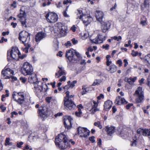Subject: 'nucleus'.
<instances>
[{"label": "nucleus", "mask_w": 150, "mask_h": 150, "mask_svg": "<svg viewBox=\"0 0 150 150\" xmlns=\"http://www.w3.org/2000/svg\"><path fill=\"white\" fill-rule=\"evenodd\" d=\"M23 143L22 142H21L19 143H17V146L18 148H21V145L23 144Z\"/></svg>", "instance_id": "13d9d810"}, {"label": "nucleus", "mask_w": 150, "mask_h": 150, "mask_svg": "<svg viewBox=\"0 0 150 150\" xmlns=\"http://www.w3.org/2000/svg\"><path fill=\"white\" fill-rule=\"evenodd\" d=\"M104 98V95L102 94H100L99 96L97 97V99L98 100H100L101 99V98Z\"/></svg>", "instance_id": "5fc2aeb1"}, {"label": "nucleus", "mask_w": 150, "mask_h": 150, "mask_svg": "<svg viewBox=\"0 0 150 150\" xmlns=\"http://www.w3.org/2000/svg\"><path fill=\"white\" fill-rule=\"evenodd\" d=\"M55 143L57 147L60 149H69L71 147L67 136L63 133L59 134L56 137Z\"/></svg>", "instance_id": "f257e3e1"}, {"label": "nucleus", "mask_w": 150, "mask_h": 150, "mask_svg": "<svg viewBox=\"0 0 150 150\" xmlns=\"http://www.w3.org/2000/svg\"><path fill=\"white\" fill-rule=\"evenodd\" d=\"M88 88V87L86 88L84 86H83L82 88V91L81 92L82 95H83L88 92L89 90Z\"/></svg>", "instance_id": "473e14b6"}, {"label": "nucleus", "mask_w": 150, "mask_h": 150, "mask_svg": "<svg viewBox=\"0 0 150 150\" xmlns=\"http://www.w3.org/2000/svg\"><path fill=\"white\" fill-rule=\"evenodd\" d=\"M144 79L142 78L140 80H139V82L140 84V85H142V84H144Z\"/></svg>", "instance_id": "052dcab7"}, {"label": "nucleus", "mask_w": 150, "mask_h": 150, "mask_svg": "<svg viewBox=\"0 0 150 150\" xmlns=\"http://www.w3.org/2000/svg\"><path fill=\"white\" fill-rule=\"evenodd\" d=\"M65 45L67 47H68V46H71V44L70 41H68L67 42L65 43Z\"/></svg>", "instance_id": "0e129e2a"}, {"label": "nucleus", "mask_w": 150, "mask_h": 150, "mask_svg": "<svg viewBox=\"0 0 150 150\" xmlns=\"http://www.w3.org/2000/svg\"><path fill=\"white\" fill-rule=\"evenodd\" d=\"M138 52L137 51H134V50L132 51V52L131 53V55L133 57H135L138 55Z\"/></svg>", "instance_id": "37998d69"}, {"label": "nucleus", "mask_w": 150, "mask_h": 150, "mask_svg": "<svg viewBox=\"0 0 150 150\" xmlns=\"http://www.w3.org/2000/svg\"><path fill=\"white\" fill-rule=\"evenodd\" d=\"M115 103L117 105H120L122 104H126L127 102L123 98H121L120 96H118L116 98Z\"/></svg>", "instance_id": "4be33fe9"}, {"label": "nucleus", "mask_w": 150, "mask_h": 150, "mask_svg": "<svg viewBox=\"0 0 150 150\" xmlns=\"http://www.w3.org/2000/svg\"><path fill=\"white\" fill-rule=\"evenodd\" d=\"M67 10H65V11H64L63 12V14L64 16L65 17H69V14H68L67 12Z\"/></svg>", "instance_id": "a18cd8bd"}, {"label": "nucleus", "mask_w": 150, "mask_h": 150, "mask_svg": "<svg viewBox=\"0 0 150 150\" xmlns=\"http://www.w3.org/2000/svg\"><path fill=\"white\" fill-rule=\"evenodd\" d=\"M72 118L69 116H66L64 119V123L66 128L68 129L71 128L72 124Z\"/></svg>", "instance_id": "dca6fc26"}, {"label": "nucleus", "mask_w": 150, "mask_h": 150, "mask_svg": "<svg viewBox=\"0 0 150 150\" xmlns=\"http://www.w3.org/2000/svg\"><path fill=\"white\" fill-rule=\"evenodd\" d=\"M28 78V82L31 83H34V84L37 82L38 79L36 77V74L34 73H32Z\"/></svg>", "instance_id": "412c9836"}, {"label": "nucleus", "mask_w": 150, "mask_h": 150, "mask_svg": "<svg viewBox=\"0 0 150 150\" xmlns=\"http://www.w3.org/2000/svg\"><path fill=\"white\" fill-rule=\"evenodd\" d=\"M125 81L127 82L129 84L132 85L133 84V83L130 78H128L127 77H125Z\"/></svg>", "instance_id": "4c0bfd02"}, {"label": "nucleus", "mask_w": 150, "mask_h": 150, "mask_svg": "<svg viewBox=\"0 0 150 150\" xmlns=\"http://www.w3.org/2000/svg\"><path fill=\"white\" fill-rule=\"evenodd\" d=\"M64 106L68 110H73L76 107V105L72 99H69L65 98L64 99Z\"/></svg>", "instance_id": "1a4fd4ad"}, {"label": "nucleus", "mask_w": 150, "mask_h": 150, "mask_svg": "<svg viewBox=\"0 0 150 150\" xmlns=\"http://www.w3.org/2000/svg\"><path fill=\"white\" fill-rule=\"evenodd\" d=\"M95 14L97 20L102 24L103 23V18L104 16L103 12L100 10H97L96 11Z\"/></svg>", "instance_id": "f3484780"}, {"label": "nucleus", "mask_w": 150, "mask_h": 150, "mask_svg": "<svg viewBox=\"0 0 150 150\" xmlns=\"http://www.w3.org/2000/svg\"><path fill=\"white\" fill-rule=\"evenodd\" d=\"M94 125L95 126H98V127L100 129H101L102 127V125H100V122L99 121H98L97 122H95L94 123Z\"/></svg>", "instance_id": "e433bc0d"}, {"label": "nucleus", "mask_w": 150, "mask_h": 150, "mask_svg": "<svg viewBox=\"0 0 150 150\" xmlns=\"http://www.w3.org/2000/svg\"><path fill=\"white\" fill-rule=\"evenodd\" d=\"M146 19L145 17L143 16L141 18L140 24L143 26L146 25Z\"/></svg>", "instance_id": "7c9ffc66"}, {"label": "nucleus", "mask_w": 150, "mask_h": 150, "mask_svg": "<svg viewBox=\"0 0 150 150\" xmlns=\"http://www.w3.org/2000/svg\"><path fill=\"white\" fill-rule=\"evenodd\" d=\"M145 60L148 63V66L150 67V54H148L146 56Z\"/></svg>", "instance_id": "f704fd0d"}, {"label": "nucleus", "mask_w": 150, "mask_h": 150, "mask_svg": "<svg viewBox=\"0 0 150 150\" xmlns=\"http://www.w3.org/2000/svg\"><path fill=\"white\" fill-rule=\"evenodd\" d=\"M10 139L9 138H7L5 140V145L7 146V145H11L12 143L10 142Z\"/></svg>", "instance_id": "c9c22d12"}, {"label": "nucleus", "mask_w": 150, "mask_h": 150, "mask_svg": "<svg viewBox=\"0 0 150 150\" xmlns=\"http://www.w3.org/2000/svg\"><path fill=\"white\" fill-rule=\"evenodd\" d=\"M16 2L14 1L12 4H11V6L13 7V8H15L16 6Z\"/></svg>", "instance_id": "774afa93"}, {"label": "nucleus", "mask_w": 150, "mask_h": 150, "mask_svg": "<svg viewBox=\"0 0 150 150\" xmlns=\"http://www.w3.org/2000/svg\"><path fill=\"white\" fill-rule=\"evenodd\" d=\"M100 83V80H96L95 81L93 84V86H95L97 84H99Z\"/></svg>", "instance_id": "c03bdc74"}, {"label": "nucleus", "mask_w": 150, "mask_h": 150, "mask_svg": "<svg viewBox=\"0 0 150 150\" xmlns=\"http://www.w3.org/2000/svg\"><path fill=\"white\" fill-rule=\"evenodd\" d=\"M41 129H42L44 132L46 131V128L45 126L44 125H41Z\"/></svg>", "instance_id": "4d7b16f0"}, {"label": "nucleus", "mask_w": 150, "mask_h": 150, "mask_svg": "<svg viewBox=\"0 0 150 150\" xmlns=\"http://www.w3.org/2000/svg\"><path fill=\"white\" fill-rule=\"evenodd\" d=\"M26 13L23 10H20V11L18 15V17L21 19L25 18Z\"/></svg>", "instance_id": "c85d7f7f"}, {"label": "nucleus", "mask_w": 150, "mask_h": 150, "mask_svg": "<svg viewBox=\"0 0 150 150\" xmlns=\"http://www.w3.org/2000/svg\"><path fill=\"white\" fill-rule=\"evenodd\" d=\"M46 18L47 22L50 23L55 22L58 18L57 14L53 12L47 13L46 15Z\"/></svg>", "instance_id": "6e6552de"}, {"label": "nucleus", "mask_w": 150, "mask_h": 150, "mask_svg": "<svg viewBox=\"0 0 150 150\" xmlns=\"http://www.w3.org/2000/svg\"><path fill=\"white\" fill-rule=\"evenodd\" d=\"M72 43L73 44L75 45L77 44L78 42L77 40H75V38H74L71 40Z\"/></svg>", "instance_id": "e2e57ef3"}, {"label": "nucleus", "mask_w": 150, "mask_h": 150, "mask_svg": "<svg viewBox=\"0 0 150 150\" xmlns=\"http://www.w3.org/2000/svg\"><path fill=\"white\" fill-rule=\"evenodd\" d=\"M123 62L125 63V64H124V66L125 67H126L127 66V65L128 64L127 59H124L123 60Z\"/></svg>", "instance_id": "69168bd1"}, {"label": "nucleus", "mask_w": 150, "mask_h": 150, "mask_svg": "<svg viewBox=\"0 0 150 150\" xmlns=\"http://www.w3.org/2000/svg\"><path fill=\"white\" fill-rule=\"evenodd\" d=\"M112 103V101L110 100H108L106 101L104 105V109L106 110H109L111 108Z\"/></svg>", "instance_id": "a878e982"}, {"label": "nucleus", "mask_w": 150, "mask_h": 150, "mask_svg": "<svg viewBox=\"0 0 150 150\" xmlns=\"http://www.w3.org/2000/svg\"><path fill=\"white\" fill-rule=\"evenodd\" d=\"M18 39L25 46L23 51L26 53H28V49L30 47V45L29 44L30 40V34L26 31H22L19 34Z\"/></svg>", "instance_id": "7ed1b4c3"}, {"label": "nucleus", "mask_w": 150, "mask_h": 150, "mask_svg": "<svg viewBox=\"0 0 150 150\" xmlns=\"http://www.w3.org/2000/svg\"><path fill=\"white\" fill-rule=\"evenodd\" d=\"M77 81L76 80L74 81L71 84H70V87L73 88L75 86V84L76 83Z\"/></svg>", "instance_id": "49530a36"}, {"label": "nucleus", "mask_w": 150, "mask_h": 150, "mask_svg": "<svg viewBox=\"0 0 150 150\" xmlns=\"http://www.w3.org/2000/svg\"><path fill=\"white\" fill-rule=\"evenodd\" d=\"M7 39L6 38H5L4 37H2L1 40H0V43H2L4 42H7Z\"/></svg>", "instance_id": "09e8293b"}, {"label": "nucleus", "mask_w": 150, "mask_h": 150, "mask_svg": "<svg viewBox=\"0 0 150 150\" xmlns=\"http://www.w3.org/2000/svg\"><path fill=\"white\" fill-rule=\"evenodd\" d=\"M146 84L150 88V75H149L147 77Z\"/></svg>", "instance_id": "79ce46f5"}, {"label": "nucleus", "mask_w": 150, "mask_h": 150, "mask_svg": "<svg viewBox=\"0 0 150 150\" xmlns=\"http://www.w3.org/2000/svg\"><path fill=\"white\" fill-rule=\"evenodd\" d=\"M137 132L138 134L142 135L144 136L149 137L150 136V129L139 128L137 129Z\"/></svg>", "instance_id": "2eb2a0df"}, {"label": "nucleus", "mask_w": 150, "mask_h": 150, "mask_svg": "<svg viewBox=\"0 0 150 150\" xmlns=\"http://www.w3.org/2000/svg\"><path fill=\"white\" fill-rule=\"evenodd\" d=\"M134 96L135 97V101L137 103H141L143 101L144 98V93L142 87H139L137 88Z\"/></svg>", "instance_id": "0eeeda50"}, {"label": "nucleus", "mask_w": 150, "mask_h": 150, "mask_svg": "<svg viewBox=\"0 0 150 150\" xmlns=\"http://www.w3.org/2000/svg\"><path fill=\"white\" fill-rule=\"evenodd\" d=\"M117 63L119 65V67H121L122 65V62L121 59L118 60L117 62Z\"/></svg>", "instance_id": "864d4df0"}, {"label": "nucleus", "mask_w": 150, "mask_h": 150, "mask_svg": "<svg viewBox=\"0 0 150 150\" xmlns=\"http://www.w3.org/2000/svg\"><path fill=\"white\" fill-rule=\"evenodd\" d=\"M46 34L43 32H39L36 35L35 40L37 42L40 41L43 38H45Z\"/></svg>", "instance_id": "5701e85b"}, {"label": "nucleus", "mask_w": 150, "mask_h": 150, "mask_svg": "<svg viewBox=\"0 0 150 150\" xmlns=\"http://www.w3.org/2000/svg\"><path fill=\"white\" fill-rule=\"evenodd\" d=\"M20 79L22 82L24 83H25L27 80V79L25 77H21Z\"/></svg>", "instance_id": "603ef678"}, {"label": "nucleus", "mask_w": 150, "mask_h": 150, "mask_svg": "<svg viewBox=\"0 0 150 150\" xmlns=\"http://www.w3.org/2000/svg\"><path fill=\"white\" fill-rule=\"evenodd\" d=\"M105 129L107 132V134L111 136L115 132V127L112 126H107L105 127Z\"/></svg>", "instance_id": "aec40b11"}, {"label": "nucleus", "mask_w": 150, "mask_h": 150, "mask_svg": "<svg viewBox=\"0 0 150 150\" xmlns=\"http://www.w3.org/2000/svg\"><path fill=\"white\" fill-rule=\"evenodd\" d=\"M58 68L59 70L55 74V77L57 78H59L62 75H65L66 74L65 70L63 67H58Z\"/></svg>", "instance_id": "393cba45"}, {"label": "nucleus", "mask_w": 150, "mask_h": 150, "mask_svg": "<svg viewBox=\"0 0 150 150\" xmlns=\"http://www.w3.org/2000/svg\"><path fill=\"white\" fill-rule=\"evenodd\" d=\"M14 72L10 68H5L1 72L2 75L4 79H9L14 74Z\"/></svg>", "instance_id": "f8f14e48"}, {"label": "nucleus", "mask_w": 150, "mask_h": 150, "mask_svg": "<svg viewBox=\"0 0 150 150\" xmlns=\"http://www.w3.org/2000/svg\"><path fill=\"white\" fill-rule=\"evenodd\" d=\"M75 52L76 50L72 49L66 51V57L69 62H71L73 60H76L75 56Z\"/></svg>", "instance_id": "ddd939ff"}, {"label": "nucleus", "mask_w": 150, "mask_h": 150, "mask_svg": "<svg viewBox=\"0 0 150 150\" xmlns=\"http://www.w3.org/2000/svg\"><path fill=\"white\" fill-rule=\"evenodd\" d=\"M133 105V104L132 103H129L126 105V108L127 109H128L131 107Z\"/></svg>", "instance_id": "680f3d73"}, {"label": "nucleus", "mask_w": 150, "mask_h": 150, "mask_svg": "<svg viewBox=\"0 0 150 150\" xmlns=\"http://www.w3.org/2000/svg\"><path fill=\"white\" fill-rule=\"evenodd\" d=\"M112 63V62L111 61H110L109 59H108L107 60L106 62V65L109 66Z\"/></svg>", "instance_id": "338daca9"}, {"label": "nucleus", "mask_w": 150, "mask_h": 150, "mask_svg": "<svg viewBox=\"0 0 150 150\" xmlns=\"http://www.w3.org/2000/svg\"><path fill=\"white\" fill-rule=\"evenodd\" d=\"M94 138L95 137L94 136H92V137H89V139L90 141H91L92 143H93L95 142V140L94 139Z\"/></svg>", "instance_id": "8fccbe9b"}, {"label": "nucleus", "mask_w": 150, "mask_h": 150, "mask_svg": "<svg viewBox=\"0 0 150 150\" xmlns=\"http://www.w3.org/2000/svg\"><path fill=\"white\" fill-rule=\"evenodd\" d=\"M38 113L41 118L44 119L47 118L48 115V109L45 107H41L38 110Z\"/></svg>", "instance_id": "4468645a"}, {"label": "nucleus", "mask_w": 150, "mask_h": 150, "mask_svg": "<svg viewBox=\"0 0 150 150\" xmlns=\"http://www.w3.org/2000/svg\"><path fill=\"white\" fill-rule=\"evenodd\" d=\"M79 111L76 112L75 114L76 116L78 117H80L82 114V112L81 111V109L80 108L78 109Z\"/></svg>", "instance_id": "58836bf2"}, {"label": "nucleus", "mask_w": 150, "mask_h": 150, "mask_svg": "<svg viewBox=\"0 0 150 150\" xmlns=\"http://www.w3.org/2000/svg\"><path fill=\"white\" fill-rule=\"evenodd\" d=\"M77 131L78 134L82 137H87L90 133V131L85 127H79L78 128Z\"/></svg>", "instance_id": "9b49d317"}, {"label": "nucleus", "mask_w": 150, "mask_h": 150, "mask_svg": "<svg viewBox=\"0 0 150 150\" xmlns=\"http://www.w3.org/2000/svg\"><path fill=\"white\" fill-rule=\"evenodd\" d=\"M21 70L22 74L25 76L30 75L33 73V68L32 65L28 62L24 63Z\"/></svg>", "instance_id": "423d86ee"}, {"label": "nucleus", "mask_w": 150, "mask_h": 150, "mask_svg": "<svg viewBox=\"0 0 150 150\" xmlns=\"http://www.w3.org/2000/svg\"><path fill=\"white\" fill-rule=\"evenodd\" d=\"M109 45L108 44H106L105 45H103L102 46V48L105 50H108L109 49Z\"/></svg>", "instance_id": "3c124183"}, {"label": "nucleus", "mask_w": 150, "mask_h": 150, "mask_svg": "<svg viewBox=\"0 0 150 150\" xmlns=\"http://www.w3.org/2000/svg\"><path fill=\"white\" fill-rule=\"evenodd\" d=\"M106 39V37L102 35H98L95 38L92 40L93 43L98 44L103 43V41Z\"/></svg>", "instance_id": "a211bd4d"}, {"label": "nucleus", "mask_w": 150, "mask_h": 150, "mask_svg": "<svg viewBox=\"0 0 150 150\" xmlns=\"http://www.w3.org/2000/svg\"><path fill=\"white\" fill-rule=\"evenodd\" d=\"M23 21H22L21 19V23L22 24V26L23 27H26V19L25 18H24V19H23Z\"/></svg>", "instance_id": "a19ab883"}, {"label": "nucleus", "mask_w": 150, "mask_h": 150, "mask_svg": "<svg viewBox=\"0 0 150 150\" xmlns=\"http://www.w3.org/2000/svg\"><path fill=\"white\" fill-rule=\"evenodd\" d=\"M52 99V97H47L46 98L45 100L47 103H49L50 102Z\"/></svg>", "instance_id": "de8ad7c7"}, {"label": "nucleus", "mask_w": 150, "mask_h": 150, "mask_svg": "<svg viewBox=\"0 0 150 150\" xmlns=\"http://www.w3.org/2000/svg\"><path fill=\"white\" fill-rule=\"evenodd\" d=\"M0 108L1 109L3 112H4L6 110V108L4 107V105H3L0 106Z\"/></svg>", "instance_id": "bf43d9fd"}, {"label": "nucleus", "mask_w": 150, "mask_h": 150, "mask_svg": "<svg viewBox=\"0 0 150 150\" xmlns=\"http://www.w3.org/2000/svg\"><path fill=\"white\" fill-rule=\"evenodd\" d=\"M77 10V19H82L83 23L86 26H87L93 20L92 18L90 15L89 10Z\"/></svg>", "instance_id": "f03ea898"}, {"label": "nucleus", "mask_w": 150, "mask_h": 150, "mask_svg": "<svg viewBox=\"0 0 150 150\" xmlns=\"http://www.w3.org/2000/svg\"><path fill=\"white\" fill-rule=\"evenodd\" d=\"M66 79V77L64 76H62L61 78L59 80V81L60 82H62L63 81H65Z\"/></svg>", "instance_id": "6e6d98bb"}, {"label": "nucleus", "mask_w": 150, "mask_h": 150, "mask_svg": "<svg viewBox=\"0 0 150 150\" xmlns=\"http://www.w3.org/2000/svg\"><path fill=\"white\" fill-rule=\"evenodd\" d=\"M149 4H150V0H145L144 1V4L142 5V7L143 9L148 8Z\"/></svg>", "instance_id": "c756f323"}, {"label": "nucleus", "mask_w": 150, "mask_h": 150, "mask_svg": "<svg viewBox=\"0 0 150 150\" xmlns=\"http://www.w3.org/2000/svg\"><path fill=\"white\" fill-rule=\"evenodd\" d=\"M20 53L17 47H13L11 51H8L7 52L8 57L11 56L14 59H16L19 57Z\"/></svg>", "instance_id": "9d476101"}, {"label": "nucleus", "mask_w": 150, "mask_h": 150, "mask_svg": "<svg viewBox=\"0 0 150 150\" xmlns=\"http://www.w3.org/2000/svg\"><path fill=\"white\" fill-rule=\"evenodd\" d=\"M122 37L121 36H119L118 37L116 36H115L113 37H112V39L115 40H117V41H120L122 39Z\"/></svg>", "instance_id": "ea45409f"}, {"label": "nucleus", "mask_w": 150, "mask_h": 150, "mask_svg": "<svg viewBox=\"0 0 150 150\" xmlns=\"http://www.w3.org/2000/svg\"><path fill=\"white\" fill-rule=\"evenodd\" d=\"M117 67L114 64H112L110 65L108 69V71L110 73H112L115 72L117 70Z\"/></svg>", "instance_id": "cd10ccee"}, {"label": "nucleus", "mask_w": 150, "mask_h": 150, "mask_svg": "<svg viewBox=\"0 0 150 150\" xmlns=\"http://www.w3.org/2000/svg\"><path fill=\"white\" fill-rule=\"evenodd\" d=\"M67 29L66 27L61 23H58L55 25L54 32L57 33L61 34L62 36H64L67 34Z\"/></svg>", "instance_id": "20e7f679"}, {"label": "nucleus", "mask_w": 150, "mask_h": 150, "mask_svg": "<svg viewBox=\"0 0 150 150\" xmlns=\"http://www.w3.org/2000/svg\"><path fill=\"white\" fill-rule=\"evenodd\" d=\"M93 105L92 106L91 108L90 109L89 108H88V110L90 111L91 113L94 114L97 111H99V109L97 108L98 103L94 101H93Z\"/></svg>", "instance_id": "6ab92c4d"}, {"label": "nucleus", "mask_w": 150, "mask_h": 150, "mask_svg": "<svg viewBox=\"0 0 150 150\" xmlns=\"http://www.w3.org/2000/svg\"><path fill=\"white\" fill-rule=\"evenodd\" d=\"M66 96L64 98V99L65 98L67 99L68 98L69 99H72V98H73L74 96L72 95H69V92L68 91H67L66 93Z\"/></svg>", "instance_id": "2f4dec72"}, {"label": "nucleus", "mask_w": 150, "mask_h": 150, "mask_svg": "<svg viewBox=\"0 0 150 150\" xmlns=\"http://www.w3.org/2000/svg\"><path fill=\"white\" fill-rule=\"evenodd\" d=\"M102 26V30L103 32L105 33L110 28L111 25L110 23L108 21L103 22Z\"/></svg>", "instance_id": "b1692460"}, {"label": "nucleus", "mask_w": 150, "mask_h": 150, "mask_svg": "<svg viewBox=\"0 0 150 150\" xmlns=\"http://www.w3.org/2000/svg\"><path fill=\"white\" fill-rule=\"evenodd\" d=\"M39 82L38 81L35 83L34 84V87L36 90L40 91V92H41L43 90L42 83H41L40 85H39Z\"/></svg>", "instance_id": "bb28decb"}, {"label": "nucleus", "mask_w": 150, "mask_h": 150, "mask_svg": "<svg viewBox=\"0 0 150 150\" xmlns=\"http://www.w3.org/2000/svg\"><path fill=\"white\" fill-rule=\"evenodd\" d=\"M12 97L14 100L18 104L21 105L25 100V96L23 92H13Z\"/></svg>", "instance_id": "39448f33"}, {"label": "nucleus", "mask_w": 150, "mask_h": 150, "mask_svg": "<svg viewBox=\"0 0 150 150\" xmlns=\"http://www.w3.org/2000/svg\"><path fill=\"white\" fill-rule=\"evenodd\" d=\"M5 92L6 93V94L4 95H2L1 96V100L2 101H4V99L6 97H8L9 96V93H8V91L7 90H6Z\"/></svg>", "instance_id": "72a5a7b5"}]
</instances>
